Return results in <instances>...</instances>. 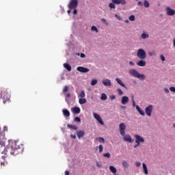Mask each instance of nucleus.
<instances>
[{"instance_id": "f257e3e1", "label": "nucleus", "mask_w": 175, "mask_h": 175, "mask_svg": "<svg viewBox=\"0 0 175 175\" xmlns=\"http://www.w3.org/2000/svg\"><path fill=\"white\" fill-rule=\"evenodd\" d=\"M24 151V145L21 144L16 141H9V145L4 148L0 149V152L1 154H5V155H18Z\"/></svg>"}, {"instance_id": "f03ea898", "label": "nucleus", "mask_w": 175, "mask_h": 175, "mask_svg": "<svg viewBox=\"0 0 175 175\" xmlns=\"http://www.w3.org/2000/svg\"><path fill=\"white\" fill-rule=\"evenodd\" d=\"M120 135L124 137V142H129V143H133V139H132V137L130 135H125V129H126V126L125 124L120 123L119 125Z\"/></svg>"}, {"instance_id": "7ed1b4c3", "label": "nucleus", "mask_w": 175, "mask_h": 175, "mask_svg": "<svg viewBox=\"0 0 175 175\" xmlns=\"http://www.w3.org/2000/svg\"><path fill=\"white\" fill-rule=\"evenodd\" d=\"M129 73L131 76L137 77V79H139V80H144V79H146V76H144V75L139 73V72L135 69L130 70Z\"/></svg>"}, {"instance_id": "20e7f679", "label": "nucleus", "mask_w": 175, "mask_h": 175, "mask_svg": "<svg viewBox=\"0 0 175 175\" xmlns=\"http://www.w3.org/2000/svg\"><path fill=\"white\" fill-rule=\"evenodd\" d=\"M137 55L139 59H146L147 55H146V51L144 49H139L137 51Z\"/></svg>"}, {"instance_id": "39448f33", "label": "nucleus", "mask_w": 175, "mask_h": 175, "mask_svg": "<svg viewBox=\"0 0 175 175\" xmlns=\"http://www.w3.org/2000/svg\"><path fill=\"white\" fill-rule=\"evenodd\" d=\"M77 5H79V1L77 0H71L68 3V9L72 10V9H76L77 8Z\"/></svg>"}, {"instance_id": "423d86ee", "label": "nucleus", "mask_w": 175, "mask_h": 175, "mask_svg": "<svg viewBox=\"0 0 175 175\" xmlns=\"http://www.w3.org/2000/svg\"><path fill=\"white\" fill-rule=\"evenodd\" d=\"M5 143H6V138H5V134L0 133V150H2L3 148H5Z\"/></svg>"}, {"instance_id": "0eeeda50", "label": "nucleus", "mask_w": 175, "mask_h": 175, "mask_svg": "<svg viewBox=\"0 0 175 175\" xmlns=\"http://www.w3.org/2000/svg\"><path fill=\"white\" fill-rule=\"evenodd\" d=\"M3 95V103H6L8 100H10V94H9V92L8 91L5 92H1V96Z\"/></svg>"}, {"instance_id": "6e6552de", "label": "nucleus", "mask_w": 175, "mask_h": 175, "mask_svg": "<svg viewBox=\"0 0 175 175\" xmlns=\"http://www.w3.org/2000/svg\"><path fill=\"white\" fill-rule=\"evenodd\" d=\"M153 106L150 105L145 109V113L148 117H151V113H152Z\"/></svg>"}, {"instance_id": "1a4fd4ad", "label": "nucleus", "mask_w": 175, "mask_h": 175, "mask_svg": "<svg viewBox=\"0 0 175 175\" xmlns=\"http://www.w3.org/2000/svg\"><path fill=\"white\" fill-rule=\"evenodd\" d=\"M93 116H94L95 120H96L98 121V122H99V124H100V125H105V122H103V120H102V118H100V116H99V114H98L96 113H94Z\"/></svg>"}, {"instance_id": "9d476101", "label": "nucleus", "mask_w": 175, "mask_h": 175, "mask_svg": "<svg viewBox=\"0 0 175 175\" xmlns=\"http://www.w3.org/2000/svg\"><path fill=\"white\" fill-rule=\"evenodd\" d=\"M165 11H166V14L167 16H174L175 14V10L170 8V7H166Z\"/></svg>"}, {"instance_id": "9b49d317", "label": "nucleus", "mask_w": 175, "mask_h": 175, "mask_svg": "<svg viewBox=\"0 0 175 175\" xmlns=\"http://www.w3.org/2000/svg\"><path fill=\"white\" fill-rule=\"evenodd\" d=\"M77 70H78V72H81V73H87L88 72H90V69L83 66L77 67Z\"/></svg>"}, {"instance_id": "f8f14e48", "label": "nucleus", "mask_w": 175, "mask_h": 175, "mask_svg": "<svg viewBox=\"0 0 175 175\" xmlns=\"http://www.w3.org/2000/svg\"><path fill=\"white\" fill-rule=\"evenodd\" d=\"M115 5H126V1L125 0H111Z\"/></svg>"}, {"instance_id": "ddd939ff", "label": "nucleus", "mask_w": 175, "mask_h": 175, "mask_svg": "<svg viewBox=\"0 0 175 175\" xmlns=\"http://www.w3.org/2000/svg\"><path fill=\"white\" fill-rule=\"evenodd\" d=\"M71 111H72L73 114H80V107H75L71 108Z\"/></svg>"}, {"instance_id": "4468645a", "label": "nucleus", "mask_w": 175, "mask_h": 175, "mask_svg": "<svg viewBox=\"0 0 175 175\" xmlns=\"http://www.w3.org/2000/svg\"><path fill=\"white\" fill-rule=\"evenodd\" d=\"M135 141L136 142H139L140 143H144V138L142 137V136L139 135H135Z\"/></svg>"}, {"instance_id": "2eb2a0df", "label": "nucleus", "mask_w": 175, "mask_h": 175, "mask_svg": "<svg viewBox=\"0 0 175 175\" xmlns=\"http://www.w3.org/2000/svg\"><path fill=\"white\" fill-rule=\"evenodd\" d=\"M77 135L78 139H81V137H83L85 135V132H84V131H77Z\"/></svg>"}, {"instance_id": "dca6fc26", "label": "nucleus", "mask_w": 175, "mask_h": 175, "mask_svg": "<svg viewBox=\"0 0 175 175\" xmlns=\"http://www.w3.org/2000/svg\"><path fill=\"white\" fill-rule=\"evenodd\" d=\"M103 84L106 87H110L111 85V82L109 79H104L103 81Z\"/></svg>"}, {"instance_id": "f3484780", "label": "nucleus", "mask_w": 175, "mask_h": 175, "mask_svg": "<svg viewBox=\"0 0 175 175\" xmlns=\"http://www.w3.org/2000/svg\"><path fill=\"white\" fill-rule=\"evenodd\" d=\"M128 102H129V98L126 96H124L122 98V103L123 105H126V103H128Z\"/></svg>"}, {"instance_id": "a211bd4d", "label": "nucleus", "mask_w": 175, "mask_h": 175, "mask_svg": "<svg viewBox=\"0 0 175 175\" xmlns=\"http://www.w3.org/2000/svg\"><path fill=\"white\" fill-rule=\"evenodd\" d=\"M63 115L64 117H70V112L66 109L62 110Z\"/></svg>"}, {"instance_id": "6ab92c4d", "label": "nucleus", "mask_w": 175, "mask_h": 175, "mask_svg": "<svg viewBox=\"0 0 175 175\" xmlns=\"http://www.w3.org/2000/svg\"><path fill=\"white\" fill-rule=\"evenodd\" d=\"M109 170L110 172H111V173H113V174H117V168H116L113 165H110L109 166Z\"/></svg>"}, {"instance_id": "aec40b11", "label": "nucleus", "mask_w": 175, "mask_h": 175, "mask_svg": "<svg viewBox=\"0 0 175 175\" xmlns=\"http://www.w3.org/2000/svg\"><path fill=\"white\" fill-rule=\"evenodd\" d=\"M136 109L139 113V114H141V116H146L144 111L142 110V109L140 108V107L139 105H136Z\"/></svg>"}, {"instance_id": "412c9836", "label": "nucleus", "mask_w": 175, "mask_h": 175, "mask_svg": "<svg viewBox=\"0 0 175 175\" xmlns=\"http://www.w3.org/2000/svg\"><path fill=\"white\" fill-rule=\"evenodd\" d=\"M63 66H64V68H65V69H66L68 72H70L72 70V66H70L69 64L64 63Z\"/></svg>"}, {"instance_id": "4be33fe9", "label": "nucleus", "mask_w": 175, "mask_h": 175, "mask_svg": "<svg viewBox=\"0 0 175 175\" xmlns=\"http://www.w3.org/2000/svg\"><path fill=\"white\" fill-rule=\"evenodd\" d=\"M137 66H146V61L142 59L137 62Z\"/></svg>"}, {"instance_id": "5701e85b", "label": "nucleus", "mask_w": 175, "mask_h": 175, "mask_svg": "<svg viewBox=\"0 0 175 175\" xmlns=\"http://www.w3.org/2000/svg\"><path fill=\"white\" fill-rule=\"evenodd\" d=\"M116 81L120 85H121V87H124V88H126V87L125 86V84L122 83V81L121 79H120L119 78H116Z\"/></svg>"}, {"instance_id": "b1692460", "label": "nucleus", "mask_w": 175, "mask_h": 175, "mask_svg": "<svg viewBox=\"0 0 175 175\" xmlns=\"http://www.w3.org/2000/svg\"><path fill=\"white\" fill-rule=\"evenodd\" d=\"M142 167L144 169V174H148V170L147 169V165H146V163H142Z\"/></svg>"}, {"instance_id": "393cba45", "label": "nucleus", "mask_w": 175, "mask_h": 175, "mask_svg": "<svg viewBox=\"0 0 175 175\" xmlns=\"http://www.w3.org/2000/svg\"><path fill=\"white\" fill-rule=\"evenodd\" d=\"M67 127L70 129H73L74 131H77V126L73 124H67Z\"/></svg>"}, {"instance_id": "a878e982", "label": "nucleus", "mask_w": 175, "mask_h": 175, "mask_svg": "<svg viewBox=\"0 0 175 175\" xmlns=\"http://www.w3.org/2000/svg\"><path fill=\"white\" fill-rule=\"evenodd\" d=\"M79 103L80 105H84L85 103H87V100L85 98H79Z\"/></svg>"}, {"instance_id": "bb28decb", "label": "nucleus", "mask_w": 175, "mask_h": 175, "mask_svg": "<svg viewBox=\"0 0 175 175\" xmlns=\"http://www.w3.org/2000/svg\"><path fill=\"white\" fill-rule=\"evenodd\" d=\"M144 8H150V3L148 0H144Z\"/></svg>"}, {"instance_id": "cd10ccee", "label": "nucleus", "mask_w": 175, "mask_h": 175, "mask_svg": "<svg viewBox=\"0 0 175 175\" xmlns=\"http://www.w3.org/2000/svg\"><path fill=\"white\" fill-rule=\"evenodd\" d=\"M79 98H85V92H84V91H81V93L79 94Z\"/></svg>"}, {"instance_id": "c85d7f7f", "label": "nucleus", "mask_w": 175, "mask_h": 175, "mask_svg": "<svg viewBox=\"0 0 175 175\" xmlns=\"http://www.w3.org/2000/svg\"><path fill=\"white\" fill-rule=\"evenodd\" d=\"M122 166L123 167H124V169L128 168V166H129V163H128V162L124 161H122Z\"/></svg>"}, {"instance_id": "c756f323", "label": "nucleus", "mask_w": 175, "mask_h": 175, "mask_svg": "<svg viewBox=\"0 0 175 175\" xmlns=\"http://www.w3.org/2000/svg\"><path fill=\"white\" fill-rule=\"evenodd\" d=\"M100 99L101 100H106V99H107V96L106 95V94L105 93L102 94Z\"/></svg>"}, {"instance_id": "7c9ffc66", "label": "nucleus", "mask_w": 175, "mask_h": 175, "mask_svg": "<svg viewBox=\"0 0 175 175\" xmlns=\"http://www.w3.org/2000/svg\"><path fill=\"white\" fill-rule=\"evenodd\" d=\"M96 140H98L99 143H105V138L102 137L96 138Z\"/></svg>"}, {"instance_id": "2f4dec72", "label": "nucleus", "mask_w": 175, "mask_h": 175, "mask_svg": "<svg viewBox=\"0 0 175 175\" xmlns=\"http://www.w3.org/2000/svg\"><path fill=\"white\" fill-rule=\"evenodd\" d=\"M148 33H143L142 34V39H147V38H148Z\"/></svg>"}, {"instance_id": "473e14b6", "label": "nucleus", "mask_w": 175, "mask_h": 175, "mask_svg": "<svg viewBox=\"0 0 175 175\" xmlns=\"http://www.w3.org/2000/svg\"><path fill=\"white\" fill-rule=\"evenodd\" d=\"M109 7L111 9H116V3L112 2V3H109Z\"/></svg>"}, {"instance_id": "72a5a7b5", "label": "nucleus", "mask_w": 175, "mask_h": 175, "mask_svg": "<svg viewBox=\"0 0 175 175\" xmlns=\"http://www.w3.org/2000/svg\"><path fill=\"white\" fill-rule=\"evenodd\" d=\"M74 122H81V119L79 117H75L74 118Z\"/></svg>"}, {"instance_id": "f704fd0d", "label": "nucleus", "mask_w": 175, "mask_h": 175, "mask_svg": "<svg viewBox=\"0 0 175 175\" xmlns=\"http://www.w3.org/2000/svg\"><path fill=\"white\" fill-rule=\"evenodd\" d=\"M98 83L97 79H92L91 81V85H96V84Z\"/></svg>"}, {"instance_id": "c9c22d12", "label": "nucleus", "mask_w": 175, "mask_h": 175, "mask_svg": "<svg viewBox=\"0 0 175 175\" xmlns=\"http://www.w3.org/2000/svg\"><path fill=\"white\" fill-rule=\"evenodd\" d=\"M68 91H69V87L66 85L63 89V93L65 94L68 92Z\"/></svg>"}, {"instance_id": "e433bc0d", "label": "nucleus", "mask_w": 175, "mask_h": 175, "mask_svg": "<svg viewBox=\"0 0 175 175\" xmlns=\"http://www.w3.org/2000/svg\"><path fill=\"white\" fill-rule=\"evenodd\" d=\"M91 31H94L95 32H96V33H98V28L95 26H92L91 27Z\"/></svg>"}, {"instance_id": "4c0bfd02", "label": "nucleus", "mask_w": 175, "mask_h": 175, "mask_svg": "<svg viewBox=\"0 0 175 175\" xmlns=\"http://www.w3.org/2000/svg\"><path fill=\"white\" fill-rule=\"evenodd\" d=\"M117 91L119 94V95H124V92H122V90L120 88L117 89Z\"/></svg>"}, {"instance_id": "58836bf2", "label": "nucleus", "mask_w": 175, "mask_h": 175, "mask_svg": "<svg viewBox=\"0 0 175 175\" xmlns=\"http://www.w3.org/2000/svg\"><path fill=\"white\" fill-rule=\"evenodd\" d=\"M130 21H135V15H131L129 18Z\"/></svg>"}, {"instance_id": "ea45409f", "label": "nucleus", "mask_w": 175, "mask_h": 175, "mask_svg": "<svg viewBox=\"0 0 175 175\" xmlns=\"http://www.w3.org/2000/svg\"><path fill=\"white\" fill-rule=\"evenodd\" d=\"M102 23H104V24H106V25H109V23L107 22L106 19L105 18H103L101 19Z\"/></svg>"}, {"instance_id": "a19ab883", "label": "nucleus", "mask_w": 175, "mask_h": 175, "mask_svg": "<svg viewBox=\"0 0 175 175\" xmlns=\"http://www.w3.org/2000/svg\"><path fill=\"white\" fill-rule=\"evenodd\" d=\"M103 157H105L106 158H110V154L109 152L104 153Z\"/></svg>"}, {"instance_id": "79ce46f5", "label": "nucleus", "mask_w": 175, "mask_h": 175, "mask_svg": "<svg viewBox=\"0 0 175 175\" xmlns=\"http://www.w3.org/2000/svg\"><path fill=\"white\" fill-rule=\"evenodd\" d=\"M98 148H99V152H102L103 151V146L99 145Z\"/></svg>"}, {"instance_id": "37998d69", "label": "nucleus", "mask_w": 175, "mask_h": 175, "mask_svg": "<svg viewBox=\"0 0 175 175\" xmlns=\"http://www.w3.org/2000/svg\"><path fill=\"white\" fill-rule=\"evenodd\" d=\"M135 143L137 144L136 145H135L134 148H136L137 147H139V146H140V142L138 141H135Z\"/></svg>"}, {"instance_id": "c03bdc74", "label": "nucleus", "mask_w": 175, "mask_h": 175, "mask_svg": "<svg viewBox=\"0 0 175 175\" xmlns=\"http://www.w3.org/2000/svg\"><path fill=\"white\" fill-rule=\"evenodd\" d=\"M170 91H171V92H174L175 94V87H170Z\"/></svg>"}, {"instance_id": "a18cd8bd", "label": "nucleus", "mask_w": 175, "mask_h": 175, "mask_svg": "<svg viewBox=\"0 0 175 175\" xmlns=\"http://www.w3.org/2000/svg\"><path fill=\"white\" fill-rule=\"evenodd\" d=\"M135 165L137 166V167H139L140 166H142V163L139 161L135 162Z\"/></svg>"}, {"instance_id": "49530a36", "label": "nucleus", "mask_w": 175, "mask_h": 175, "mask_svg": "<svg viewBox=\"0 0 175 175\" xmlns=\"http://www.w3.org/2000/svg\"><path fill=\"white\" fill-rule=\"evenodd\" d=\"M160 58H161V61H163V62L165 61V56H163V55H160Z\"/></svg>"}, {"instance_id": "de8ad7c7", "label": "nucleus", "mask_w": 175, "mask_h": 175, "mask_svg": "<svg viewBox=\"0 0 175 175\" xmlns=\"http://www.w3.org/2000/svg\"><path fill=\"white\" fill-rule=\"evenodd\" d=\"M132 100H133V106L135 107L136 106V103L135 102V100H133V96H132Z\"/></svg>"}, {"instance_id": "09e8293b", "label": "nucleus", "mask_w": 175, "mask_h": 175, "mask_svg": "<svg viewBox=\"0 0 175 175\" xmlns=\"http://www.w3.org/2000/svg\"><path fill=\"white\" fill-rule=\"evenodd\" d=\"M137 5H138V6H143V2H142V1H138V2H137Z\"/></svg>"}, {"instance_id": "8fccbe9b", "label": "nucleus", "mask_w": 175, "mask_h": 175, "mask_svg": "<svg viewBox=\"0 0 175 175\" xmlns=\"http://www.w3.org/2000/svg\"><path fill=\"white\" fill-rule=\"evenodd\" d=\"M110 99L111 100H113V99H116V96L114 95L110 96Z\"/></svg>"}, {"instance_id": "3c124183", "label": "nucleus", "mask_w": 175, "mask_h": 175, "mask_svg": "<svg viewBox=\"0 0 175 175\" xmlns=\"http://www.w3.org/2000/svg\"><path fill=\"white\" fill-rule=\"evenodd\" d=\"M115 17H116L118 20L121 21V17H120V16H118V14H115Z\"/></svg>"}, {"instance_id": "603ef678", "label": "nucleus", "mask_w": 175, "mask_h": 175, "mask_svg": "<svg viewBox=\"0 0 175 175\" xmlns=\"http://www.w3.org/2000/svg\"><path fill=\"white\" fill-rule=\"evenodd\" d=\"M3 132H8V126H4V127H3Z\"/></svg>"}, {"instance_id": "864d4df0", "label": "nucleus", "mask_w": 175, "mask_h": 175, "mask_svg": "<svg viewBox=\"0 0 175 175\" xmlns=\"http://www.w3.org/2000/svg\"><path fill=\"white\" fill-rule=\"evenodd\" d=\"M66 98H70V93H67L66 94Z\"/></svg>"}, {"instance_id": "5fc2aeb1", "label": "nucleus", "mask_w": 175, "mask_h": 175, "mask_svg": "<svg viewBox=\"0 0 175 175\" xmlns=\"http://www.w3.org/2000/svg\"><path fill=\"white\" fill-rule=\"evenodd\" d=\"M73 14H77V10L76 8H74Z\"/></svg>"}, {"instance_id": "6e6d98bb", "label": "nucleus", "mask_w": 175, "mask_h": 175, "mask_svg": "<svg viewBox=\"0 0 175 175\" xmlns=\"http://www.w3.org/2000/svg\"><path fill=\"white\" fill-rule=\"evenodd\" d=\"M129 65H131V66H134L135 63L133 62H129Z\"/></svg>"}, {"instance_id": "4d7b16f0", "label": "nucleus", "mask_w": 175, "mask_h": 175, "mask_svg": "<svg viewBox=\"0 0 175 175\" xmlns=\"http://www.w3.org/2000/svg\"><path fill=\"white\" fill-rule=\"evenodd\" d=\"M70 137H72V139H76V135H71Z\"/></svg>"}, {"instance_id": "13d9d810", "label": "nucleus", "mask_w": 175, "mask_h": 175, "mask_svg": "<svg viewBox=\"0 0 175 175\" xmlns=\"http://www.w3.org/2000/svg\"><path fill=\"white\" fill-rule=\"evenodd\" d=\"M81 58H85V55L84 53L81 54Z\"/></svg>"}, {"instance_id": "bf43d9fd", "label": "nucleus", "mask_w": 175, "mask_h": 175, "mask_svg": "<svg viewBox=\"0 0 175 175\" xmlns=\"http://www.w3.org/2000/svg\"><path fill=\"white\" fill-rule=\"evenodd\" d=\"M165 92H166V94H169V89L165 88Z\"/></svg>"}, {"instance_id": "052dcab7", "label": "nucleus", "mask_w": 175, "mask_h": 175, "mask_svg": "<svg viewBox=\"0 0 175 175\" xmlns=\"http://www.w3.org/2000/svg\"><path fill=\"white\" fill-rule=\"evenodd\" d=\"M65 175H69V171H66L65 172Z\"/></svg>"}, {"instance_id": "680f3d73", "label": "nucleus", "mask_w": 175, "mask_h": 175, "mask_svg": "<svg viewBox=\"0 0 175 175\" xmlns=\"http://www.w3.org/2000/svg\"><path fill=\"white\" fill-rule=\"evenodd\" d=\"M1 166H5V163L4 162H1Z\"/></svg>"}, {"instance_id": "e2e57ef3", "label": "nucleus", "mask_w": 175, "mask_h": 175, "mask_svg": "<svg viewBox=\"0 0 175 175\" xmlns=\"http://www.w3.org/2000/svg\"><path fill=\"white\" fill-rule=\"evenodd\" d=\"M70 10H68V11H67V13H68V14H70Z\"/></svg>"}, {"instance_id": "0e129e2a", "label": "nucleus", "mask_w": 175, "mask_h": 175, "mask_svg": "<svg viewBox=\"0 0 175 175\" xmlns=\"http://www.w3.org/2000/svg\"><path fill=\"white\" fill-rule=\"evenodd\" d=\"M96 165H97L98 167H100V165H99V163L97 162Z\"/></svg>"}, {"instance_id": "69168bd1", "label": "nucleus", "mask_w": 175, "mask_h": 175, "mask_svg": "<svg viewBox=\"0 0 175 175\" xmlns=\"http://www.w3.org/2000/svg\"><path fill=\"white\" fill-rule=\"evenodd\" d=\"M174 47H175V39L173 40Z\"/></svg>"}, {"instance_id": "338daca9", "label": "nucleus", "mask_w": 175, "mask_h": 175, "mask_svg": "<svg viewBox=\"0 0 175 175\" xmlns=\"http://www.w3.org/2000/svg\"><path fill=\"white\" fill-rule=\"evenodd\" d=\"M149 55H153L152 53V52H149Z\"/></svg>"}, {"instance_id": "774afa93", "label": "nucleus", "mask_w": 175, "mask_h": 175, "mask_svg": "<svg viewBox=\"0 0 175 175\" xmlns=\"http://www.w3.org/2000/svg\"><path fill=\"white\" fill-rule=\"evenodd\" d=\"M125 23H129V21L126 20V21H125Z\"/></svg>"}]
</instances>
